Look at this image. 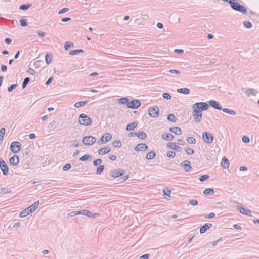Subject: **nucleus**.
Listing matches in <instances>:
<instances>
[{
  "label": "nucleus",
  "instance_id": "nucleus-1",
  "mask_svg": "<svg viewBox=\"0 0 259 259\" xmlns=\"http://www.w3.org/2000/svg\"><path fill=\"white\" fill-rule=\"evenodd\" d=\"M209 105L206 102H197L192 106V115L196 122H200L202 119V111L207 110Z\"/></svg>",
  "mask_w": 259,
  "mask_h": 259
},
{
  "label": "nucleus",
  "instance_id": "nucleus-2",
  "mask_svg": "<svg viewBox=\"0 0 259 259\" xmlns=\"http://www.w3.org/2000/svg\"><path fill=\"white\" fill-rule=\"evenodd\" d=\"M39 204V200L35 201L32 205L21 211L19 213V217L21 218H24L30 213L34 212L37 208Z\"/></svg>",
  "mask_w": 259,
  "mask_h": 259
},
{
  "label": "nucleus",
  "instance_id": "nucleus-3",
  "mask_svg": "<svg viewBox=\"0 0 259 259\" xmlns=\"http://www.w3.org/2000/svg\"><path fill=\"white\" fill-rule=\"evenodd\" d=\"M230 7L233 10L244 14H246L247 13V10L245 6L235 1H234L233 3L231 4Z\"/></svg>",
  "mask_w": 259,
  "mask_h": 259
},
{
  "label": "nucleus",
  "instance_id": "nucleus-4",
  "mask_svg": "<svg viewBox=\"0 0 259 259\" xmlns=\"http://www.w3.org/2000/svg\"><path fill=\"white\" fill-rule=\"evenodd\" d=\"M78 121L80 124L84 126L90 125L92 123L91 119L84 113H81L79 115Z\"/></svg>",
  "mask_w": 259,
  "mask_h": 259
},
{
  "label": "nucleus",
  "instance_id": "nucleus-5",
  "mask_svg": "<svg viewBox=\"0 0 259 259\" xmlns=\"http://www.w3.org/2000/svg\"><path fill=\"white\" fill-rule=\"evenodd\" d=\"M202 138L203 141L206 143L211 144L213 141L214 137L212 134L207 132H204L202 134Z\"/></svg>",
  "mask_w": 259,
  "mask_h": 259
},
{
  "label": "nucleus",
  "instance_id": "nucleus-6",
  "mask_svg": "<svg viewBox=\"0 0 259 259\" xmlns=\"http://www.w3.org/2000/svg\"><path fill=\"white\" fill-rule=\"evenodd\" d=\"M21 144L19 142H12L10 146V149L15 154L21 150Z\"/></svg>",
  "mask_w": 259,
  "mask_h": 259
},
{
  "label": "nucleus",
  "instance_id": "nucleus-7",
  "mask_svg": "<svg viewBox=\"0 0 259 259\" xmlns=\"http://www.w3.org/2000/svg\"><path fill=\"white\" fill-rule=\"evenodd\" d=\"M128 136L129 137H134L135 136H137L138 137V138L141 140L146 139L147 138V135L144 131L139 132H131L128 134Z\"/></svg>",
  "mask_w": 259,
  "mask_h": 259
},
{
  "label": "nucleus",
  "instance_id": "nucleus-8",
  "mask_svg": "<svg viewBox=\"0 0 259 259\" xmlns=\"http://www.w3.org/2000/svg\"><path fill=\"white\" fill-rule=\"evenodd\" d=\"M96 141V138L92 136H85L82 139V143L88 146L92 145Z\"/></svg>",
  "mask_w": 259,
  "mask_h": 259
},
{
  "label": "nucleus",
  "instance_id": "nucleus-9",
  "mask_svg": "<svg viewBox=\"0 0 259 259\" xmlns=\"http://www.w3.org/2000/svg\"><path fill=\"white\" fill-rule=\"evenodd\" d=\"M159 111L157 106H153L149 108L148 114L153 118L156 117L159 115Z\"/></svg>",
  "mask_w": 259,
  "mask_h": 259
},
{
  "label": "nucleus",
  "instance_id": "nucleus-10",
  "mask_svg": "<svg viewBox=\"0 0 259 259\" xmlns=\"http://www.w3.org/2000/svg\"><path fill=\"white\" fill-rule=\"evenodd\" d=\"M0 168L4 175H8L9 168L7 164L2 158H0Z\"/></svg>",
  "mask_w": 259,
  "mask_h": 259
},
{
  "label": "nucleus",
  "instance_id": "nucleus-11",
  "mask_svg": "<svg viewBox=\"0 0 259 259\" xmlns=\"http://www.w3.org/2000/svg\"><path fill=\"white\" fill-rule=\"evenodd\" d=\"M141 106V102L139 100L135 99L129 101L127 107L131 109H137Z\"/></svg>",
  "mask_w": 259,
  "mask_h": 259
},
{
  "label": "nucleus",
  "instance_id": "nucleus-12",
  "mask_svg": "<svg viewBox=\"0 0 259 259\" xmlns=\"http://www.w3.org/2000/svg\"><path fill=\"white\" fill-rule=\"evenodd\" d=\"M112 138V136L110 134L107 133L105 136H102L101 138L98 140V143L99 144H103L110 141Z\"/></svg>",
  "mask_w": 259,
  "mask_h": 259
},
{
  "label": "nucleus",
  "instance_id": "nucleus-13",
  "mask_svg": "<svg viewBox=\"0 0 259 259\" xmlns=\"http://www.w3.org/2000/svg\"><path fill=\"white\" fill-rule=\"evenodd\" d=\"M124 172V170L121 168H118L113 170L110 174V176L113 178H117L122 176Z\"/></svg>",
  "mask_w": 259,
  "mask_h": 259
},
{
  "label": "nucleus",
  "instance_id": "nucleus-14",
  "mask_svg": "<svg viewBox=\"0 0 259 259\" xmlns=\"http://www.w3.org/2000/svg\"><path fill=\"white\" fill-rule=\"evenodd\" d=\"M208 105H210L214 109L221 110L222 109V106L220 105V103L218 101L211 100L208 101Z\"/></svg>",
  "mask_w": 259,
  "mask_h": 259
},
{
  "label": "nucleus",
  "instance_id": "nucleus-15",
  "mask_svg": "<svg viewBox=\"0 0 259 259\" xmlns=\"http://www.w3.org/2000/svg\"><path fill=\"white\" fill-rule=\"evenodd\" d=\"M180 166L183 168L186 172L190 171L192 169L191 163L189 160H184L180 164Z\"/></svg>",
  "mask_w": 259,
  "mask_h": 259
},
{
  "label": "nucleus",
  "instance_id": "nucleus-16",
  "mask_svg": "<svg viewBox=\"0 0 259 259\" xmlns=\"http://www.w3.org/2000/svg\"><path fill=\"white\" fill-rule=\"evenodd\" d=\"M166 146L168 148L176 150L178 152H180L182 150V148L175 142L168 143L167 144Z\"/></svg>",
  "mask_w": 259,
  "mask_h": 259
},
{
  "label": "nucleus",
  "instance_id": "nucleus-17",
  "mask_svg": "<svg viewBox=\"0 0 259 259\" xmlns=\"http://www.w3.org/2000/svg\"><path fill=\"white\" fill-rule=\"evenodd\" d=\"M236 208L238 210H239L240 213L245 214L247 216H251V211L250 210L246 209L243 207L238 205L236 206Z\"/></svg>",
  "mask_w": 259,
  "mask_h": 259
},
{
  "label": "nucleus",
  "instance_id": "nucleus-18",
  "mask_svg": "<svg viewBox=\"0 0 259 259\" xmlns=\"http://www.w3.org/2000/svg\"><path fill=\"white\" fill-rule=\"evenodd\" d=\"M148 149V146L144 143L138 144L135 148L136 151H145Z\"/></svg>",
  "mask_w": 259,
  "mask_h": 259
},
{
  "label": "nucleus",
  "instance_id": "nucleus-19",
  "mask_svg": "<svg viewBox=\"0 0 259 259\" xmlns=\"http://www.w3.org/2000/svg\"><path fill=\"white\" fill-rule=\"evenodd\" d=\"M212 224L211 223H205L200 228V233L203 234L205 233L208 229L212 227Z\"/></svg>",
  "mask_w": 259,
  "mask_h": 259
},
{
  "label": "nucleus",
  "instance_id": "nucleus-20",
  "mask_svg": "<svg viewBox=\"0 0 259 259\" xmlns=\"http://www.w3.org/2000/svg\"><path fill=\"white\" fill-rule=\"evenodd\" d=\"M9 161L11 165L16 166L19 162V157L17 155H15L10 158Z\"/></svg>",
  "mask_w": 259,
  "mask_h": 259
},
{
  "label": "nucleus",
  "instance_id": "nucleus-21",
  "mask_svg": "<svg viewBox=\"0 0 259 259\" xmlns=\"http://www.w3.org/2000/svg\"><path fill=\"white\" fill-rule=\"evenodd\" d=\"M221 165L223 168L226 169L229 167V161L228 159L224 156L222 159Z\"/></svg>",
  "mask_w": 259,
  "mask_h": 259
},
{
  "label": "nucleus",
  "instance_id": "nucleus-22",
  "mask_svg": "<svg viewBox=\"0 0 259 259\" xmlns=\"http://www.w3.org/2000/svg\"><path fill=\"white\" fill-rule=\"evenodd\" d=\"M162 138L167 141H171L174 139V136L170 133H164L162 135Z\"/></svg>",
  "mask_w": 259,
  "mask_h": 259
},
{
  "label": "nucleus",
  "instance_id": "nucleus-23",
  "mask_svg": "<svg viewBox=\"0 0 259 259\" xmlns=\"http://www.w3.org/2000/svg\"><path fill=\"white\" fill-rule=\"evenodd\" d=\"M129 99L126 97H122L118 99V102L121 104L126 105L128 106V104L129 103Z\"/></svg>",
  "mask_w": 259,
  "mask_h": 259
},
{
  "label": "nucleus",
  "instance_id": "nucleus-24",
  "mask_svg": "<svg viewBox=\"0 0 259 259\" xmlns=\"http://www.w3.org/2000/svg\"><path fill=\"white\" fill-rule=\"evenodd\" d=\"M110 151V148H108V147H105L103 148H101L98 150V153L100 155H104L105 154H107L109 153Z\"/></svg>",
  "mask_w": 259,
  "mask_h": 259
},
{
  "label": "nucleus",
  "instance_id": "nucleus-25",
  "mask_svg": "<svg viewBox=\"0 0 259 259\" xmlns=\"http://www.w3.org/2000/svg\"><path fill=\"white\" fill-rule=\"evenodd\" d=\"M177 92L181 94L188 95L190 93V90L187 88H179L177 89Z\"/></svg>",
  "mask_w": 259,
  "mask_h": 259
},
{
  "label": "nucleus",
  "instance_id": "nucleus-26",
  "mask_svg": "<svg viewBox=\"0 0 259 259\" xmlns=\"http://www.w3.org/2000/svg\"><path fill=\"white\" fill-rule=\"evenodd\" d=\"M137 126V122H133L130 124L127 125L126 127V130L127 131H133Z\"/></svg>",
  "mask_w": 259,
  "mask_h": 259
},
{
  "label": "nucleus",
  "instance_id": "nucleus-27",
  "mask_svg": "<svg viewBox=\"0 0 259 259\" xmlns=\"http://www.w3.org/2000/svg\"><path fill=\"white\" fill-rule=\"evenodd\" d=\"M169 131L177 135H180L182 133L181 128L179 127H170Z\"/></svg>",
  "mask_w": 259,
  "mask_h": 259
},
{
  "label": "nucleus",
  "instance_id": "nucleus-28",
  "mask_svg": "<svg viewBox=\"0 0 259 259\" xmlns=\"http://www.w3.org/2000/svg\"><path fill=\"white\" fill-rule=\"evenodd\" d=\"M156 156V153L153 151L149 152L146 155V158L148 160L153 159Z\"/></svg>",
  "mask_w": 259,
  "mask_h": 259
},
{
  "label": "nucleus",
  "instance_id": "nucleus-29",
  "mask_svg": "<svg viewBox=\"0 0 259 259\" xmlns=\"http://www.w3.org/2000/svg\"><path fill=\"white\" fill-rule=\"evenodd\" d=\"M222 110L224 112L231 115H235L236 114V112L234 110L228 108H222Z\"/></svg>",
  "mask_w": 259,
  "mask_h": 259
},
{
  "label": "nucleus",
  "instance_id": "nucleus-30",
  "mask_svg": "<svg viewBox=\"0 0 259 259\" xmlns=\"http://www.w3.org/2000/svg\"><path fill=\"white\" fill-rule=\"evenodd\" d=\"M78 214L79 215L82 214L89 217L90 215H91V211L86 209L81 210L79 211Z\"/></svg>",
  "mask_w": 259,
  "mask_h": 259
},
{
  "label": "nucleus",
  "instance_id": "nucleus-31",
  "mask_svg": "<svg viewBox=\"0 0 259 259\" xmlns=\"http://www.w3.org/2000/svg\"><path fill=\"white\" fill-rule=\"evenodd\" d=\"M52 55L51 54H46L45 55V61L46 64H49L50 63L52 59Z\"/></svg>",
  "mask_w": 259,
  "mask_h": 259
},
{
  "label": "nucleus",
  "instance_id": "nucleus-32",
  "mask_svg": "<svg viewBox=\"0 0 259 259\" xmlns=\"http://www.w3.org/2000/svg\"><path fill=\"white\" fill-rule=\"evenodd\" d=\"M87 103H88V101L77 102L75 103L74 106L76 108H79L81 106L86 105Z\"/></svg>",
  "mask_w": 259,
  "mask_h": 259
},
{
  "label": "nucleus",
  "instance_id": "nucleus-33",
  "mask_svg": "<svg viewBox=\"0 0 259 259\" xmlns=\"http://www.w3.org/2000/svg\"><path fill=\"white\" fill-rule=\"evenodd\" d=\"M167 120L172 122H176L177 121V118L176 116L172 113L169 114L167 116Z\"/></svg>",
  "mask_w": 259,
  "mask_h": 259
},
{
  "label": "nucleus",
  "instance_id": "nucleus-34",
  "mask_svg": "<svg viewBox=\"0 0 259 259\" xmlns=\"http://www.w3.org/2000/svg\"><path fill=\"white\" fill-rule=\"evenodd\" d=\"M214 191L212 188H207L203 191V194L205 195H212Z\"/></svg>",
  "mask_w": 259,
  "mask_h": 259
},
{
  "label": "nucleus",
  "instance_id": "nucleus-35",
  "mask_svg": "<svg viewBox=\"0 0 259 259\" xmlns=\"http://www.w3.org/2000/svg\"><path fill=\"white\" fill-rule=\"evenodd\" d=\"M122 143L119 140H115L113 143V146L115 148H119L121 147Z\"/></svg>",
  "mask_w": 259,
  "mask_h": 259
},
{
  "label": "nucleus",
  "instance_id": "nucleus-36",
  "mask_svg": "<svg viewBox=\"0 0 259 259\" xmlns=\"http://www.w3.org/2000/svg\"><path fill=\"white\" fill-rule=\"evenodd\" d=\"M246 93L248 96L250 95H256V90L254 89H249L246 90Z\"/></svg>",
  "mask_w": 259,
  "mask_h": 259
},
{
  "label": "nucleus",
  "instance_id": "nucleus-37",
  "mask_svg": "<svg viewBox=\"0 0 259 259\" xmlns=\"http://www.w3.org/2000/svg\"><path fill=\"white\" fill-rule=\"evenodd\" d=\"M104 168L105 166L104 165H99L96 169V174L97 175L101 174L103 171Z\"/></svg>",
  "mask_w": 259,
  "mask_h": 259
},
{
  "label": "nucleus",
  "instance_id": "nucleus-38",
  "mask_svg": "<svg viewBox=\"0 0 259 259\" xmlns=\"http://www.w3.org/2000/svg\"><path fill=\"white\" fill-rule=\"evenodd\" d=\"M29 81H30L29 77H27L25 78L22 82V88L23 89L25 88L26 87V86L27 85V84L29 82Z\"/></svg>",
  "mask_w": 259,
  "mask_h": 259
},
{
  "label": "nucleus",
  "instance_id": "nucleus-39",
  "mask_svg": "<svg viewBox=\"0 0 259 259\" xmlns=\"http://www.w3.org/2000/svg\"><path fill=\"white\" fill-rule=\"evenodd\" d=\"M102 162V160L101 159H97L93 161V164L94 166H97L98 165H101L100 164Z\"/></svg>",
  "mask_w": 259,
  "mask_h": 259
},
{
  "label": "nucleus",
  "instance_id": "nucleus-40",
  "mask_svg": "<svg viewBox=\"0 0 259 259\" xmlns=\"http://www.w3.org/2000/svg\"><path fill=\"white\" fill-rule=\"evenodd\" d=\"M30 4H23L20 6L19 9L22 10H26L30 7Z\"/></svg>",
  "mask_w": 259,
  "mask_h": 259
},
{
  "label": "nucleus",
  "instance_id": "nucleus-41",
  "mask_svg": "<svg viewBox=\"0 0 259 259\" xmlns=\"http://www.w3.org/2000/svg\"><path fill=\"white\" fill-rule=\"evenodd\" d=\"M73 46V44L72 42L67 41V42H66L64 45V48H65V50H67L69 48L72 47Z\"/></svg>",
  "mask_w": 259,
  "mask_h": 259
},
{
  "label": "nucleus",
  "instance_id": "nucleus-42",
  "mask_svg": "<svg viewBox=\"0 0 259 259\" xmlns=\"http://www.w3.org/2000/svg\"><path fill=\"white\" fill-rule=\"evenodd\" d=\"M209 178V177L208 175H201L199 178V180L201 182H204V181L207 180V179H208Z\"/></svg>",
  "mask_w": 259,
  "mask_h": 259
},
{
  "label": "nucleus",
  "instance_id": "nucleus-43",
  "mask_svg": "<svg viewBox=\"0 0 259 259\" xmlns=\"http://www.w3.org/2000/svg\"><path fill=\"white\" fill-rule=\"evenodd\" d=\"M185 151L189 155H192L194 153V150L189 147H186Z\"/></svg>",
  "mask_w": 259,
  "mask_h": 259
},
{
  "label": "nucleus",
  "instance_id": "nucleus-44",
  "mask_svg": "<svg viewBox=\"0 0 259 259\" xmlns=\"http://www.w3.org/2000/svg\"><path fill=\"white\" fill-rule=\"evenodd\" d=\"M10 192H11V191L10 190H8L6 188H1L0 194H6L10 193Z\"/></svg>",
  "mask_w": 259,
  "mask_h": 259
},
{
  "label": "nucleus",
  "instance_id": "nucleus-45",
  "mask_svg": "<svg viewBox=\"0 0 259 259\" xmlns=\"http://www.w3.org/2000/svg\"><path fill=\"white\" fill-rule=\"evenodd\" d=\"M243 24L246 28H251L252 27V23L248 21H245Z\"/></svg>",
  "mask_w": 259,
  "mask_h": 259
},
{
  "label": "nucleus",
  "instance_id": "nucleus-46",
  "mask_svg": "<svg viewBox=\"0 0 259 259\" xmlns=\"http://www.w3.org/2000/svg\"><path fill=\"white\" fill-rule=\"evenodd\" d=\"M166 155L168 157L173 158L175 156L176 153L172 151H168L166 153Z\"/></svg>",
  "mask_w": 259,
  "mask_h": 259
},
{
  "label": "nucleus",
  "instance_id": "nucleus-47",
  "mask_svg": "<svg viewBox=\"0 0 259 259\" xmlns=\"http://www.w3.org/2000/svg\"><path fill=\"white\" fill-rule=\"evenodd\" d=\"M92 156L90 155H88V154H85L84 155H83V156L80 157L79 158V160H81V161H86L88 159H89L90 158H91Z\"/></svg>",
  "mask_w": 259,
  "mask_h": 259
},
{
  "label": "nucleus",
  "instance_id": "nucleus-48",
  "mask_svg": "<svg viewBox=\"0 0 259 259\" xmlns=\"http://www.w3.org/2000/svg\"><path fill=\"white\" fill-rule=\"evenodd\" d=\"M242 140L245 143H249L250 141L249 137L247 136H243L242 137Z\"/></svg>",
  "mask_w": 259,
  "mask_h": 259
},
{
  "label": "nucleus",
  "instance_id": "nucleus-49",
  "mask_svg": "<svg viewBox=\"0 0 259 259\" xmlns=\"http://www.w3.org/2000/svg\"><path fill=\"white\" fill-rule=\"evenodd\" d=\"M187 141L189 144H195L196 143L195 139L192 137H188L187 139Z\"/></svg>",
  "mask_w": 259,
  "mask_h": 259
},
{
  "label": "nucleus",
  "instance_id": "nucleus-50",
  "mask_svg": "<svg viewBox=\"0 0 259 259\" xmlns=\"http://www.w3.org/2000/svg\"><path fill=\"white\" fill-rule=\"evenodd\" d=\"M162 96L164 99L166 100H170L171 98V96L168 93H164Z\"/></svg>",
  "mask_w": 259,
  "mask_h": 259
},
{
  "label": "nucleus",
  "instance_id": "nucleus-51",
  "mask_svg": "<svg viewBox=\"0 0 259 259\" xmlns=\"http://www.w3.org/2000/svg\"><path fill=\"white\" fill-rule=\"evenodd\" d=\"M20 23L21 26H26L27 25V20L25 19H22L20 20Z\"/></svg>",
  "mask_w": 259,
  "mask_h": 259
},
{
  "label": "nucleus",
  "instance_id": "nucleus-52",
  "mask_svg": "<svg viewBox=\"0 0 259 259\" xmlns=\"http://www.w3.org/2000/svg\"><path fill=\"white\" fill-rule=\"evenodd\" d=\"M128 175H124L122 177L120 178L119 179H118V181L119 183H122L125 180H127L128 178Z\"/></svg>",
  "mask_w": 259,
  "mask_h": 259
},
{
  "label": "nucleus",
  "instance_id": "nucleus-53",
  "mask_svg": "<svg viewBox=\"0 0 259 259\" xmlns=\"http://www.w3.org/2000/svg\"><path fill=\"white\" fill-rule=\"evenodd\" d=\"M79 211H72L67 214L68 217H73L76 215H79Z\"/></svg>",
  "mask_w": 259,
  "mask_h": 259
},
{
  "label": "nucleus",
  "instance_id": "nucleus-54",
  "mask_svg": "<svg viewBox=\"0 0 259 259\" xmlns=\"http://www.w3.org/2000/svg\"><path fill=\"white\" fill-rule=\"evenodd\" d=\"M71 167V165L70 163H67L65 164L63 167V170L64 171H67Z\"/></svg>",
  "mask_w": 259,
  "mask_h": 259
},
{
  "label": "nucleus",
  "instance_id": "nucleus-55",
  "mask_svg": "<svg viewBox=\"0 0 259 259\" xmlns=\"http://www.w3.org/2000/svg\"><path fill=\"white\" fill-rule=\"evenodd\" d=\"M55 123H56V122L55 121H53L52 122H51L49 124V128L50 129H54L56 128V126H55Z\"/></svg>",
  "mask_w": 259,
  "mask_h": 259
},
{
  "label": "nucleus",
  "instance_id": "nucleus-56",
  "mask_svg": "<svg viewBox=\"0 0 259 259\" xmlns=\"http://www.w3.org/2000/svg\"><path fill=\"white\" fill-rule=\"evenodd\" d=\"M17 86V84H14L12 85H11L10 86H9L7 88L8 91L9 92H11L13 90L15 89V88Z\"/></svg>",
  "mask_w": 259,
  "mask_h": 259
},
{
  "label": "nucleus",
  "instance_id": "nucleus-57",
  "mask_svg": "<svg viewBox=\"0 0 259 259\" xmlns=\"http://www.w3.org/2000/svg\"><path fill=\"white\" fill-rule=\"evenodd\" d=\"M189 203L193 206H195L198 204V201L197 200L192 199L189 201Z\"/></svg>",
  "mask_w": 259,
  "mask_h": 259
},
{
  "label": "nucleus",
  "instance_id": "nucleus-58",
  "mask_svg": "<svg viewBox=\"0 0 259 259\" xmlns=\"http://www.w3.org/2000/svg\"><path fill=\"white\" fill-rule=\"evenodd\" d=\"M27 72H28L31 75H34L36 73L35 71L31 68H29V69H28L27 70Z\"/></svg>",
  "mask_w": 259,
  "mask_h": 259
},
{
  "label": "nucleus",
  "instance_id": "nucleus-59",
  "mask_svg": "<svg viewBox=\"0 0 259 259\" xmlns=\"http://www.w3.org/2000/svg\"><path fill=\"white\" fill-rule=\"evenodd\" d=\"M163 192L164 195L168 196H170V194L171 193V191L169 189H163Z\"/></svg>",
  "mask_w": 259,
  "mask_h": 259
},
{
  "label": "nucleus",
  "instance_id": "nucleus-60",
  "mask_svg": "<svg viewBox=\"0 0 259 259\" xmlns=\"http://www.w3.org/2000/svg\"><path fill=\"white\" fill-rule=\"evenodd\" d=\"M69 10V9L67 8H64L62 9H60L59 12H58V14H63L65 12H67Z\"/></svg>",
  "mask_w": 259,
  "mask_h": 259
},
{
  "label": "nucleus",
  "instance_id": "nucleus-61",
  "mask_svg": "<svg viewBox=\"0 0 259 259\" xmlns=\"http://www.w3.org/2000/svg\"><path fill=\"white\" fill-rule=\"evenodd\" d=\"M78 54V50L77 49L71 50L69 52V55H76V54Z\"/></svg>",
  "mask_w": 259,
  "mask_h": 259
},
{
  "label": "nucleus",
  "instance_id": "nucleus-62",
  "mask_svg": "<svg viewBox=\"0 0 259 259\" xmlns=\"http://www.w3.org/2000/svg\"><path fill=\"white\" fill-rule=\"evenodd\" d=\"M5 132H6L5 128H2L0 130V137L3 138L4 136L5 135Z\"/></svg>",
  "mask_w": 259,
  "mask_h": 259
},
{
  "label": "nucleus",
  "instance_id": "nucleus-63",
  "mask_svg": "<svg viewBox=\"0 0 259 259\" xmlns=\"http://www.w3.org/2000/svg\"><path fill=\"white\" fill-rule=\"evenodd\" d=\"M1 69L2 72H5L7 70V67L5 65L2 64L1 66Z\"/></svg>",
  "mask_w": 259,
  "mask_h": 259
},
{
  "label": "nucleus",
  "instance_id": "nucleus-64",
  "mask_svg": "<svg viewBox=\"0 0 259 259\" xmlns=\"http://www.w3.org/2000/svg\"><path fill=\"white\" fill-rule=\"evenodd\" d=\"M149 254H144L140 257V258L141 259H149Z\"/></svg>",
  "mask_w": 259,
  "mask_h": 259
}]
</instances>
